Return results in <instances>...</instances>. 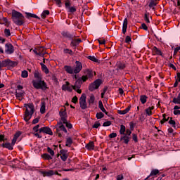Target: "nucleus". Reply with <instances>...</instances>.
Returning a JSON list of instances; mask_svg holds the SVG:
<instances>
[{"instance_id": "1", "label": "nucleus", "mask_w": 180, "mask_h": 180, "mask_svg": "<svg viewBox=\"0 0 180 180\" xmlns=\"http://www.w3.org/2000/svg\"><path fill=\"white\" fill-rule=\"evenodd\" d=\"M26 108L25 112L24 115V120L25 122H29L32 119L33 113H34V105L32 103L25 104Z\"/></svg>"}, {"instance_id": "2", "label": "nucleus", "mask_w": 180, "mask_h": 180, "mask_svg": "<svg viewBox=\"0 0 180 180\" xmlns=\"http://www.w3.org/2000/svg\"><path fill=\"white\" fill-rule=\"evenodd\" d=\"M13 20L15 25H18V26H21L23 25V15L22 13L16 11H12Z\"/></svg>"}, {"instance_id": "3", "label": "nucleus", "mask_w": 180, "mask_h": 180, "mask_svg": "<svg viewBox=\"0 0 180 180\" xmlns=\"http://www.w3.org/2000/svg\"><path fill=\"white\" fill-rule=\"evenodd\" d=\"M32 85L34 88H36V89H42V91H46L47 89V84L44 82V80H39L32 81Z\"/></svg>"}, {"instance_id": "4", "label": "nucleus", "mask_w": 180, "mask_h": 180, "mask_svg": "<svg viewBox=\"0 0 180 180\" xmlns=\"http://www.w3.org/2000/svg\"><path fill=\"white\" fill-rule=\"evenodd\" d=\"M86 79H88V76H82L81 79L76 81L75 84L74 86H72V89L75 91H76L77 94H81L82 91L79 89V87L81 86V84H82V82H85Z\"/></svg>"}, {"instance_id": "5", "label": "nucleus", "mask_w": 180, "mask_h": 180, "mask_svg": "<svg viewBox=\"0 0 180 180\" xmlns=\"http://www.w3.org/2000/svg\"><path fill=\"white\" fill-rule=\"evenodd\" d=\"M56 131L58 134L59 137L61 136L60 131H63L64 133H67V129H65V127L63 124V122H59L56 126Z\"/></svg>"}, {"instance_id": "6", "label": "nucleus", "mask_w": 180, "mask_h": 180, "mask_svg": "<svg viewBox=\"0 0 180 180\" xmlns=\"http://www.w3.org/2000/svg\"><path fill=\"white\" fill-rule=\"evenodd\" d=\"M102 84V80L101 79H96L94 82H93L91 84L89 85V91H94L95 89H98L99 86H101V84Z\"/></svg>"}, {"instance_id": "7", "label": "nucleus", "mask_w": 180, "mask_h": 180, "mask_svg": "<svg viewBox=\"0 0 180 180\" xmlns=\"http://www.w3.org/2000/svg\"><path fill=\"white\" fill-rule=\"evenodd\" d=\"M79 105L82 109H86V96L82 94L79 98Z\"/></svg>"}, {"instance_id": "8", "label": "nucleus", "mask_w": 180, "mask_h": 180, "mask_svg": "<svg viewBox=\"0 0 180 180\" xmlns=\"http://www.w3.org/2000/svg\"><path fill=\"white\" fill-rule=\"evenodd\" d=\"M81 70H82V63H81L79 61H76V65L73 68L75 74H78L81 72Z\"/></svg>"}, {"instance_id": "9", "label": "nucleus", "mask_w": 180, "mask_h": 180, "mask_svg": "<svg viewBox=\"0 0 180 180\" xmlns=\"http://www.w3.org/2000/svg\"><path fill=\"white\" fill-rule=\"evenodd\" d=\"M59 115L60 116V122H62V123H66L67 112L65 110H61L59 112Z\"/></svg>"}, {"instance_id": "10", "label": "nucleus", "mask_w": 180, "mask_h": 180, "mask_svg": "<svg viewBox=\"0 0 180 180\" xmlns=\"http://www.w3.org/2000/svg\"><path fill=\"white\" fill-rule=\"evenodd\" d=\"M39 133H46V134H49L50 136H53V131L51 129L47 127H44L39 129Z\"/></svg>"}, {"instance_id": "11", "label": "nucleus", "mask_w": 180, "mask_h": 180, "mask_svg": "<svg viewBox=\"0 0 180 180\" xmlns=\"http://www.w3.org/2000/svg\"><path fill=\"white\" fill-rule=\"evenodd\" d=\"M5 51L6 54H12L15 50L13 49V46L11 44H6Z\"/></svg>"}, {"instance_id": "12", "label": "nucleus", "mask_w": 180, "mask_h": 180, "mask_svg": "<svg viewBox=\"0 0 180 180\" xmlns=\"http://www.w3.org/2000/svg\"><path fill=\"white\" fill-rule=\"evenodd\" d=\"M42 174L44 176H51L52 175H60V176H61V174H58V172L56 171L54 172L53 170L43 172Z\"/></svg>"}, {"instance_id": "13", "label": "nucleus", "mask_w": 180, "mask_h": 180, "mask_svg": "<svg viewBox=\"0 0 180 180\" xmlns=\"http://www.w3.org/2000/svg\"><path fill=\"white\" fill-rule=\"evenodd\" d=\"M65 5L68 12H70V13H74L77 11V8L70 6V2H65Z\"/></svg>"}, {"instance_id": "14", "label": "nucleus", "mask_w": 180, "mask_h": 180, "mask_svg": "<svg viewBox=\"0 0 180 180\" xmlns=\"http://www.w3.org/2000/svg\"><path fill=\"white\" fill-rule=\"evenodd\" d=\"M20 134H22V132L20 131H17L14 136H13V138L11 141V142H13V145H15L16 144V142L18 141L19 137H20Z\"/></svg>"}, {"instance_id": "15", "label": "nucleus", "mask_w": 180, "mask_h": 180, "mask_svg": "<svg viewBox=\"0 0 180 180\" xmlns=\"http://www.w3.org/2000/svg\"><path fill=\"white\" fill-rule=\"evenodd\" d=\"M62 90L71 92V91H72V89L70 87V82H66L65 84L62 86Z\"/></svg>"}, {"instance_id": "16", "label": "nucleus", "mask_w": 180, "mask_h": 180, "mask_svg": "<svg viewBox=\"0 0 180 180\" xmlns=\"http://www.w3.org/2000/svg\"><path fill=\"white\" fill-rule=\"evenodd\" d=\"M13 146L15 145H13V142H11V143H5L1 144L2 147H4V148H7L8 150H13Z\"/></svg>"}, {"instance_id": "17", "label": "nucleus", "mask_w": 180, "mask_h": 180, "mask_svg": "<svg viewBox=\"0 0 180 180\" xmlns=\"http://www.w3.org/2000/svg\"><path fill=\"white\" fill-rule=\"evenodd\" d=\"M64 70L66 71V72H68V74H75L74 68L70 65L64 66Z\"/></svg>"}, {"instance_id": "18", "label": "nucleus", "mask_w": 180, "mask_h": 180, "mask_svg": "<svg viewBox=\"0 0 180 180\" xmlns=\"http://www.w3.org/2000/svg\"><path fill=\"white\" fill-rule=\"evenodd\" d=\"M153 54H154V56H162V53H161V51L155 46H154L153 48Z\"/></svg>"}, {"instance_id": "19", "label": "nucleus", "mask_w": 180, "mask_h": 180, "mask_svg": "<svg viewBox=\"0 0 180 180\" xmlns=\"http://www.w3.org/2000/svg\"><path fill=\"white\" fill-rule=\"evenodd\" d=\"M127 30V18H124L122 25V33L124 34Z\"/></svg>"}, {"instance_id": "20", "label": "nucleus", "mask_w": 180, "mask_h": 180, "mask_svg": "<svg viewBox=\"0 0 180 180\" xmlns=\"http://www.w3.org/2000/svg\"><path fill=\"white\" fill-rule=\"evenodd\" d=\"M41 113H46V102L42 101L41 103V108H40Z\"/></svg>"}, {"instance_id": "21", "label": "nucleus", "mask_w": 180, "mask_h": 180, "mask_svg": "<svg viewBox=\"0 0 180 180\" xmlns=\"http://www.w3.org/2000/svg\"><path fill=\"white\" fill-rule=\"evenodd\" d=\"M98 108L101 109L103 113L108 115V112H106V110L105 109V107H103V103H102L101 101H98Z\"/></svg>"}, {"instance_id": "22", "label": "nucleus", "mask_w": 180, "mask_h": 180, "mask_svg": "<svg viewBox=\"0 0 180 180\" xmlns=\"http://www.w3.org/2000/svg\"><path fill=\"white\" fill-rule=\"evenodd\" d=\"M154 109V106L149 107L146 109V113L148 116H151L153 115V111Z\"/></svg>"}, {"instance_id": "23", "label": "nucleus", "mask_w": 180, "mask_h": 180, "mask_svg": "<svg viewBox=\"0 0 180 180\" xmlns=\"http://www.w3.org/2000/svg\"><path fill=\"white\" fill-rule=\"evenodd\" d=\"M130 107H127L125 110H118L119 115H126V113H129L130 112Z\"/></svg>"}, {"instance_id": "24", "label": "nucleus", "mask_w": 180, "mask_h": 180, "mask_svg": "<svg viewBox=\"0 0 180 180\" xmlns=\"http://www.w3.org/2000/svg\"><path fill=\"white\" fill-rule=\"evenodd\" d=\"M25 14H26V18H27V19L30 18H34L35 19H39V17L36 14H33L32 13H25Z\"/></svg>"}, {"instance_id": "25", "label": "nucleus", "mask_w": 180, "mask_h": 180, "mask_svg": "<svg viewBox=\"0 0 180 180\" xmlns=\"http://www.w3.org/2000/svg\"><path fill=\"white\" fill-rule=\"evenodd\" d=\"M95 148V144L94 143V142H89L86 146V148L87 150H94V148Z\"/></svg>"}, {"instance_id": "26", "label": "nucleus", "mask_w": 180, "mask_h": 180, "mask_svg": "<svg viewBox=\"0 0 180 180\" xmlns=\"http://www.w3.org/2000/svg\"><path fill=\"white\" fill-rule=\"evenodd\" d=\"M49 15H50V11H49V10H45L43 11L41 16L42 19H46V18H47V16H49Z\"/></svg>"}, {"instance_id": "27", "label": "nucleus", "mask_w": 180, "mask_h": 180, "mask_svg": "<svg viewBox=\"0 0 180 180\" xmlns=\"http://www.w3.org/2000/svg\"><path fill=\"white\" fill-rule=\"evenodd\" d=\"M60 158L63 160V161H67V159L68 158V155L64 152H61L60 153Z\"/></svg>"}, {"instance_id": "28", "label": "nucleus", "mask_w": 180, "mask_h": 180, "mask_svg": "<svg viewBox=\"0 0 180 180\" xmlns=\"http://www.w3.org/2000/svg\"><path fill=\"white\" fill-rule=\"evenodd\" d=\"M140 101L141 102V103L143 105H144V103H146V102H147V96H146V95L141 96Z\"/></svg>"}, {"instance_id": "29", "label": "nucleus", "mask_w": 180, "mask_h": 180, "mask_svg": "<svg viewBox=\"0 0 180 180\" xmlns=\"http://www.w3.org/2000/svg\"><path fill=\"white\" fill-rule=\"evenodd\" d=\"M41 67L42 68V71L45 72V74H49V68H47V66L44 65V63H41Z\"/></svg>"}, {"instance_id": "30", "label": "nucleus", "mask_w": 180, "mask_h": 180, "mask_svg": "<svg viewBox=\"0 0 180 180\" xmlns=\"http://www.w3.org/2000/svg\"><path fill=\"white\" fill-rule=\"evenodd\" d=\"M25 93L23 91H16V98L18 99H22Z\"/></svg>"}, {"instance_id": "31", "label": "nucleus", "mask_w": 180, "mask_h": 180, "mask_svg": "<svg viewBox=\"0 0 180 180\" xmlns=\"http://www.w3.org/2000/svg\"><path fill=\"white\" fill-rule=\"evenodd\" d=\"M71 144H72V139L71 138H68L66 141V147H71Z\"/></svg>"}, {"instance_id": "32", "label": "nucleus", "mask_w": 180, "mask_h": 180, "mask_svg": "<svg viewBox=\"0 0 180 180\" xmlns=\"http://www.w3.org/2000/svg\"><path fill=\"white\" fill-rule=\"evenodd\" d=\"M41 158L44 160H51L52 159L51 156H50V155H49L47 153H44V154L41 155Z\"/></svg>"}, {"instance_id": "33", "label": "nucleus", "mask_w": 180, "mask_h": 180, "mask_svg": "<svg viewBox=\"0 0 180 180\" xmlns=\"http://www.w3.org/2000/svg\"><path fill=\"white\" fill-rule=\"evenodd\" d=\"M86 74V77H87V78H91V77H93L94 75V72H92V70H87Z\"/></svg>"}, {"instance_id": "34", "label": "nucleus", "mask_w": 180, "mask_h": 180, "mask_svg": "<svg viewBox=\"0 0 180 180\" xmlns=\"http://www.w3.org/2000/svg\"><path fill=\"white\" fill-rule=\"evenodd\" d=\"M21 77L22 78H27V77H29V73L27 72V71L24 70L21 73Z\"/></svg>"}, {"instance_id": "35", "label": "nucleus", "mask_w": 180, "mask_h": 180, "mask_svg": "<svg viewBox=\"0 0 180 180\" xmlns=\"http://www.w3.org/2000/svg\"><path fill=\"white\" fill-rule=\"evenodd\" d=\"M124 131H126V127H124V125L122 124L120 126V134H124Z\"/></svg>"}, {"instance_id": "36", "label": "nucleus", "mask_w": 180, "mask_h": 180, "mask_svg": "<svg viewBox=\"0 0 180 180\" xmlns=\"http://www.w3.org/2000/svg\"><path fill=\"white\" fill-rule=\"evenodd\" d=\"M89 102V103H94V102H95V96H94V94L90 95Z\"/></svg>"}, {"instance_id": "37", "label": "nucleus", "mask_w": 180, "mask_h": 180, "mask_svg": "<svg viewBox=\"0 0 180 180\" xmlns=\"http://www.w3.org/2000/svg\"><path fill=\"white\" fill-rule=\"evenodd\" d=\"M121 139L124 141V143H125V144H127L129 141V136H124L123 137L121 138Z\"/></svg>"}, {"instance_id": "38", "label": "nucleus", "mask_w": 180, "mask_h": 180, "mask_svg": "<svg viewBox=\"0 0 180 180\" xmlns=\"http://www.w3.org/2000/svg\"><path fill=\"white\" fill-rule=\"evenodd\" d=\"M160 171L158 169H153L151 171L150 176H152L153 175H157Z\"/></svg>"}, {"instance_id": "39", "label": "nucleus", "mask_w": 180, "mask_h": 180, "mask_svg": "<svg viewBox=\"0 0 180 180\" xmlns=\"http://www.w3.org/2000/svg\"><path fill=\"white\" fill-rule=\"evenodd\" d=\"M63 53L65 54H72V51L71 49H65L63 50Z\"/></svg>"}, {"instance_id": "40", "label": "nucleus", "mask_w": 180, "mask_h": 180, "mask_svg": "<svg viewBox=\"0 0 180 180\" xmlns=\"http://www.w3.org/2000/svg\"><path fill=\"white\" fill-rule=\"evenodd\" d=\"M96 118H97V119H102V118L103 117V116H105V115H103V114L102 113V112H98V113L96 115Z\"/></svg>"}, {"instance_id": "41", "label": "nucleus", "mask_w": 180, "mask_h": 180, "mask_svg": "<svg viewBox=\"0 0 180 180\" xmlns=\"http://www.w3.org/2000/svg\"><path fill=\"white\" fill-rule=\"evenodd\" d=\"M89 60L94 61V63H98V59L95 56H89Z\"/></svg>"}, {"instance_id": "42", "label": "nucleus", "mask_w": 180, "mask_h": 180, "mask_svg": "<svg viewBox=\"0 0 180 180\" xmlns=\"http://www.w3.org/2000/svg\"><path fill=\"white\" fill-rule=\"evenodd\" d=\"M64 124H65L66 127H68V129H72V124H71L70 123H69L67 120L66 122H63Z\"/></svg>"}, {"instance_id": "43", "label": "nucleus", "mask_w": 180, "mask_h": 180, "mask_svg": "<svg viewBox=\"0 0 180 180\" xmlns=\"http://www.w3.org/2000/svg\"><path fill=\"white\" fill-rule=\"evenodd\" d=\"M1 23L5 24L6 26H9V22H8V19L3 18V20H1Z\"/></svg>"}, {"instance_id": "44", "label": "nucleus", "mask_w": 180, "mask_h": 180, "mask_svg": "<svg viewBox=\"0 0 180 180\" xmlns=\"http://www.w3.org/2000/svg\"><path fill=\"white\" fill-rule=\"evenodd\" d=\"M112 122L110 121H107L103 123V126H104V127H108V126H110Z\"/></svg>"}, {"instance_id": "45", "label": "nucleus", "mask_w": 180, "mask_h": 180, "mask_svg": "<svg viewBox=\"0 0 180 180\" xmlns=\"http://www.w3.org/2000/svg\"><path fill=\"white\" fill-rule=\"evenodd\" d=\"M155 5H157V3L154 1H151L149 4L150 8H153V6H155Z\"/></svg>"}, {"instance_id": "46", "label": "nucleus", "mask_w": 180, "mask_h": 180, "mask_svg": "<svg viewBox=\"0 0 180 180\" xmlns=\"http://www.w3.org/2000/svg\"><path fill=\"white\" fill-rule=\"evenodd\" d=\"M47 151H48V153H49V154H51V155H54V150H53L49 147L47 148Z\"/></svg>"}, {"instance_id": "47", "label": "nucleus", "mask_w": 180, "mask_h": 180, "mask_svg": "<svg viewBox=\"0 0 180 180\" xmlns=\"http://www.w3.org/2000/svg\"><path fill=\"white\" fill-rule=\"evenodd\" d=\"M4 33L6 36H11V30H9L8 29H6L4 30Z\"/></svg>"}, {"instance_id": "48", "label": "nucleus", "mask_w": 180, "mask_h": 180, "mask_svg": "<svg viewBox=\"0 0 180 180\" xmlns=\"http://www.w3.org/2000/svg\"><path fill=\"white\" fill-rule=\"evenodd\" d=\"M130 41H131V38L130 37V36H127L125 38V42L130 43Z\"/></svg>"}, {"instance_id": "49", "label": "nucleus", "mask_w": 180, "mask_h": 180, "mask_svg": "<svg viewBox=\"0 0 180 180\" xmlns=\"http://www.w3.org/2000/svg\"><path fill=\"white\" fill-rule=\"evenodd\" d=\"M72 43H75L74 46H77V44H79V43H81V39H75Z\"/></svg>"}, {"instance_id": "50", "label": "nucleus", "mask_w": 180, "mask_h": 180, "mask_svg": "<svg viewBox=\"0 0 180 180\" xmlns=\"http://www.w3.org/2000/svg\"><path fill=\"white\" fill-rule=\"evenodd\" d=\"M40 127V125H37L33 128V131H34V133L39 131V128Z\"/></svg>"}, {"instance_id": "51", "label": "nucleus", "mask_w": 180, "mask_h": 180, "mask_svg": "<svg viewBox=\"0 0 180 180\" xmlns=\"http://www.w3.org/2000/svg\"><path fill=\"white\" fill-rule=\"evenodd\" d=\"M117 134L116 133H112L109 135V137L110 139H115V137H117Z\"/></svg>"}, {"instance_id": "52", "label": "nucleus", "mask_w": 180, "mask_h": 180, "mask_svg": "<svg viewBox=\"0 0 180 180\" xmlns=\"http://www.w3.org/2000/svg\"><path fill=\"white\" fill-rule=\"evenodd\" d=\"M169 124H171V126H172V127H175V121H174V120H170L169 121Z\"/></svg>"}, {"instance_id": "53", "label": "nucleus", "mask_w": 180, "mask_h": 180, "mask_svg": "<svg viewBox=\"0 0 180 180\" xmlns=\"http://www.w3.org/2000/svg\"><path fill=\"white\" fill-rule=\"evenodd\" d=\"M145 21L146 23H150V19L148 18V15H147V14H145Z\"/></svg>"}, {"instance_id": "54", "label": "nucleus", "mask_w": 180, "mask_h": 180, "mask_svg": "<svg viewBox=\"0 0 180 180\" xmlns=\"http://www.w3.org/2000/svg\"><path fill=\"white\" fill-rule=\"evenodd\" d=\"M72 102L73 103H77V102H78V98L77 96L73 97Z\"/></svg>"}, {"instance_id": "55", "label": "nucleus", "mask_w": 180, "mask_h": 180, "mask_svg": "<svg viewBox=\"0 0 180 180\" xmlns=\"http://www.w3.org/2000/svg\"><path fill=\"white\" fill-rule=\"evenodd\" d=\"M179 50H180V46H177L176 48H175L174 54H176V53H178Z\"/></svg>"}, {"instance_id": "56", "label": "nucleus", "mask_w": 180, "mask_h": 180, "mask_svg": "<svg viewBox=\"0 0 180 180\" xmlns=\"http://www.w3.org/2000/svg\"><path fill=\"white\" fill-rule=\"evenodd\" d=\"M98 41L99 44H105V39H98Z\"/></svg>"}, {"instance_id": "57", "label": "nucleus", "mask_w": 180, "mask_h": 180, "mask_svg": "<svg viewBox=\"0 0 180 180\" xmlns=\"http://www.w3.org/2000/svg\"><path fill=\"white\" fill-rule=\"evenodd\" d=\"M123 179V174H120L117 176V180H122Z\"/></svg>"}, {"instance_id": "58", "label": "nucleus", "mask_w": 180, "mask_h": 180, "mask_svg": "<svg viewBox=\"0 0 180 180\" xmlns=\"http://www.w3.org/2000/svg\"><path fill=\"white\" fill-rule=\"evenodd\" d=\"M107 89H104L103 90V92L101 93V98H103L105 96V94H106Z\"/></svg>"}, {"instance_id": "59", "label": "nucleus", "mask_w": 180, "mask_h": 180, "mask_svg": "<svg viewBox=\"0 0 180 180\" xmlns=\"http://www.w3.org/2000/svg\"><path fill=\"white\" fill-rule=\"evenodd\" d=\"M141 27H142V29H143V30H147V29H148L147 27V25L144 23L141 25Z\"/></svg>"}, {"instance_id": "60", "label": "nucleus", "mask_w": 180, "mask_h": 180, "mask_svg": "<svg viewBox=\"0 0 180 180\" xmlns=\"http://www.w3.org/2000/svg\"><path fill=\"white\" fill-rule=\"evenodd\" d=\"M5 140H6L5 139V136L4 135H0V141H5Z\"/></svg>"}, {"instance_id": "61", "label": "nucleus", "mask_w": 180, "mask_h": 180, "mask_svg": "<svg viewBox=\"0 0 180 180\" xmlns=\"http://www.w3.org/2000/svg\"><path fill=\"white\" fill-rule=\"evenodd\" d=\"M33 124H36V123H39V118H35L32 121Z\"/></svg>"}, {"instance_id": "62", "label": "nucleus", "mask_w": 180, "mask_h": 180, "mask_svg": "<svg viewBox=\"0 0 180 180\" xmlns=\"http://www.w3.org/2000/svg\"><path fill=\"white\" fill-rule=\"evenodd\" d=\"M174 115H180V110H174Z\"/></svg>"}, {"instance_id": "63", "label": "nucleus", "mask_w": 180, "mask_h": 180, "mask_svg": "<svg viewBox=\"0 0 180 180\" xmlns=\"http://www.w3.org/2000/svg\"><path fill=\"white\" fill-rule=\"evenodd\" d=\"M130 134H131V131H130V129H127L126 130V135L127 136H130Z\"/></svg>"}, {"instance_id": "64", "label": "nucleus", "mask_w": 180, "mask_h": 180, "mask_svg": "<svg viewBox=\"0 0 180 180\" xmlns=\"http://www.w3.org/2000/svg\"><path fill=\"white\" fill-rule=\"evenodd\" d=\"M176 81H177V82H180V73H177V79Z\"/></svg>"}]
</instances>
